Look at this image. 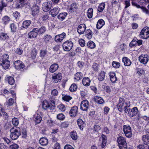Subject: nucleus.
<instances>
[{
  "instance_id": "nucleus-47",
  "label": "nucleus",
  "mask_w": 149,
  "mask_h": 149,
  "mask_svg": "<svg viewBox=\"0 0 149 149\" xmlns=\"http://www.w3.org/2000/svg\"><path fill=\"white\" fill-rule=\"evenodd\" d=\"M14 102V99L10 98L6 102L7 105L8 106H12Z\"/></svg>"
},
{
  "instance_id": "nucleus-20",
  "label": "nucleus",
  "mask_w": 149,
  "mask_h": 149,
  "mask_svg": "<svg viewBox=\"0 0 149 149\" xmlns=\"http://www.w3.org/2000/svg\"><path fill=\"white\" fill-rule=\"evenodd\" d=\"M132 4L133 6H136L138 8H140L146 14H147L148 13V11L145 7L143 6L141 7L140 6L137 4V3L134 2H132Z\"/></svg>"
},
{
  "instance_id": "nucleus-55",
  "label": "nucleus",
  "mask_w": 149,
  "mask_h": 149,
  "mask_svg": "<svg viewBox=\"0 0 149 149\" xmlns=\"http://www.w3.org/2000/svg\"><path fill=\"white\" fill-rule=\"evenodd\" d=\"M0 149H8V147L5 144L1 143H0Z\"/></svg>"
},
{
  "instance_id": "nucleus-40",
  "label": "nucleus",
  "mask_w": 149,
  "mask_h": 149,
  "mask_svg": "<svg viewBox=\"0 0 149 149\" xmlns=\"http://www.w3.org/2000/svg\"><path fill=\"white\" fill-rule=\"evenodd\" d=\"M8 83L11 85H13L15 83V81L13 77L10 76L8 77Z\"/></svg>"
},
{
  "instance_id": "nucleus-29",
  "label": "nucleus",
  "mask_w": 149,
  "mask_h": 149,
  "mask_svg": "<svg viewBox=\"0 0 149 149\" xmlns=\"http://www.w3.org/2000/svg\"><path fill=\"white\" fill-rule=\"evenodd\" d=\"M39 142L42 146H46L48 143V140L46 138L42 137L39 140Z\"/></svg>"
},
{
  "instance_id": "nucleus-4",
  "label": "nucleus",
  "mask_w": 149,
  "mask_h": 149,
  "mask_svg": "<svg viewBox=\"0 0 149 149\" xmlns=\"http://www.w3.org/2000/svg\"><path fill=\"white\" fill-rule=\"evenodd\" d=\"M73 45V43L71 41L67 40L63 44L62 47L65 51L68 52L71 49Z\"/></svg>"
},
{
  "instance_id": "nucleus-18",
  "label": "nucleus",
  "mask_w": 149,
  "mask_h": 149,
  "mask_svg": "<svg viewBox=\"0 0 149 149\" xmlns=\"http://www.w3.org/2000/svg\"><path fill=\"white\" fill-rule=\"evenodd\" d=\"M58 67V64L54 63L50 66L49 69V71L50 72L54 73L57 70Z\"/></svg>"
},
{
  "instance_id": "nucleus-49",
  "label": "nucleus",
  "mask_w": 149,
  "mask_h": 149,
  "mask_svg": "<svg viewBox=\"0 0 149 149\" xmlns=\"http://www.w3.org/2000/svg\"><path fill=\"white\" fill-rule=\"evenodd\" d=\"M69 123L68 122L65 121L63 122L61 124V126L62 128H66L68 126Z\"/></svg>"
},
{
  "instance_id": "nucleus-27",
  "label": "nucleus",
  "mask_w": 149,
  "mask_h": 149,
  "mask_svg": "<svg viewBox=\"0 0 149 149\" xmlns=\"http://www.w3.org/2000/svg\"><path fill=\"white\" fill-rule=\"evenodd\" d=\"M2 63L1 65L2 66L3 68L4 69H8L10 66V61H6L4 62H1Z\"/></svg>"
},
{
  "instance_id": "nucleus-5",
  "label": "nucleus",
  "mask_w": 149,
  "mask_h": 149,
  "mask_svg": "<svg viewBox=\"0 0 149 149\" xmlns=\"http://www.w3.org/2000/svg\"><path fill=\"white\" fill-rule=\"evenodd\" d=\"M129 101L125 102L124 99L122 98H120L118 102L117 105V108L120 112L122 111L123 108L127 105Z\"/></svg>"
},
{
  "instance_id": "nucleus-26",
  "label": "nucleus",
  "mask_w": 149,
  "mask_h": 149,
  "mask_svg": "<svg viewBox=\"0 0 149 149\" xmlns=\"http://www.w3.org/2000/svg\"><path fill=\"white\" fill-rule=\"evenodd\" d=\"M78 8V5L75 3H73L70 5V10L72 13L75 11Z\"/></svg>"
},
{
  "instance_id": "nucleus-33",
  "label": "nucleus",
  "mask_w": 149,
  "mask_h": 149,
  "mask_svg": "<svg viewBox=\"0 0 149 149\" xmlns=\"http://www.w3.org/2000/svg\"><path fill=\"white\" fill-rule=\"evenodd\" d=\"M77 124L79 126L80 129L81 130H83V126L84 123L82 119L79 118V119L77 121Z\"/></svg>"
},
{
  "instance_id": "nucleus-31",
  "label": "nucleus",
  "mask_w": 149,
  "mask_h": 149,
  "mask_svg": "<svg viewBox=\"0 0 149 149\" xmlns=\"http://www.w3.org/2000/svg\"><path fill=\"white\" fill-rule=\"evenodd\" d=\"M67 15V13L65 12L60 13L58 16V18L59 19L62 21L65 19Z\"/></svg>"
},
{
  "instance_id": "nucleus-21",
  "label": "nucleus",
  "mask_w": 149,
  "mask_h": 149,
  "mask_svg": "<svg viewBox=\"0 0 149 149\" xmlns=\"http://www.w3.org/2000/svg\"><path fill=\"white\" fill-rule=\"evenodd\" d=\"M83 77V74L81 72H77L74 75V79L75 82H77L82 79Z\"/></svg>"
},
{
  "instance_id": "nucleus-54",
  "label": "nucleus",
  "mask_w": 149,
  "mask_h": 149,
  "mask_svg": "<svg viewBox=\"0 0 149 149\" xmlns=\"http://www.w3.org/2000/svg\"><path fill=\"white\" fill-rule=\"evenodd\" d=\"M58 91L56 89H54L52 90L51 91V94L53 96H56L58 94Z\"/></svg>"
},
{
  "instance_id": "nucleus-32",
  "label": "nucleus",
  "mask_w": 149,
  "mask_h": 149,
  "mask_svg": "<svg viewBox=\"0 0 149 149\" xmlns=\"http://www.w3.org/2000/svg\"><path fill=\"white\" fill-rule=\"evenodd\" d=\"M37 32L34 30V29L29 33V37H36L38 33Z\"/></svg>"
},
{
  "instance_id": "nucleus-3",
  "label": "nucleus",
  "mask_w": 149,
  "mask_h": 149,
  "mask_svg": "<svg viewBox=\"0 0 149 149\" xmlns=\"http://www.w3.org/2000/svg\"><path fill=\"white\" fill-rule=\"evenodd\" d=\"M42 108L44 109H48L50 110L54 109L55 107V102L53 100H52L51 103H49L47 101L44 102L42 105Z\"/></svg>"
},
{
  "instance_id": "nucleus-62",
  "label": "nucleus",
  "mask_w": 149,
  "mask_h": 149,
  "mask_svg": "<svg viewBox=\"0 0 149 149\" xmlns=\"http://www.w3.org/2000/svg\"><path fill=\"white\" fill-rule=\"evenodd\" d=\"M137 73L139 75H142L144 73V71L141 68H138L137 70Z\"/></svg>"
},
{
  "instance_id": "nucleus-2",
  "label": "nucleus",
  "mask_w": 149,
  "mask_h": 149,
  "mask_svg": "<svg viewBox=\"0 0 149 149\" xmlns=\"http://www.w3.org/2000/svg\"><path fill=\"white\" fill-rule=\"evenodd\" d=\"M117 141L120 149H127V143L125 138L121 136L118 137Z\"/></svg>"
},
{
  "instance_id": "nucleus-52",
  "label": "nucleus",
  "mask_w": 149,
  "mask_h": 149,
  "mask_svg": "<svg viewBox=\"0 0 149 149\" xmlns=\"http://www.w3.org/2000/svg\"><path fill=\"white\" fill-rule=\"evenodd\" d=\"M19 148V146L16 143L11 145L10 147V149H18Z\"/></svg>"
},
{
  "instance_id": "nucleus-57",
  "label": "nucleus",
  "mask_w": 149,
  "mask_h": 149,
  "mask_svg": "<svg viewBox=\"0 0 149 149\" xmlns=\"http://www.w3.org/2000/svg\"><path fill=\"white\" fill-rule=\"evenodd\" d=\"M10 28L11 29V31L13 32H15L16 31L17 27L15 25L13 24H12L10 25Z\"/></svg>"
},
{
  "instance_id": "nucleus-43",
  "label": "nucleus",
  "mask_w": 149,
  "mask_h": 149,
  "mask_svg": "<svg viewBox=\"0 0 149 149\" xmlns=\"http://www.w3.org/2000/svg\"><path fill=\"white\" fill-rule=\"evenodd\" d=\"M57 118L59 120H63L65 119V116L63 113H60L57 115Z\"/></svg>"
},
{
  "instance_id": "nucleus-10",
  "label": "nucleus",
  "mask_w": 149,
  "mask_h": 149,
  "mask_svg": "<svg viewBox=\"0 0 149 149\" xmlns=\"http://www.w3.org/2000/svg\"><path fill=\"white\" fill-rule=\"evenodd\" d=\"M89 102L87 100H83L81 103L80 109L84 111H86L88 108Z\"/></svg>"
},
{
  "instance_id": "nucleus-35",
  "label": "nucleus",
  "mask_w": 149,
  "mask_h": 149,
  "mask_svg": "<svg viewBox=\"0 0 149 149\" xmlns=\"http://www.w3.org/2000/svg\"><path fill=\"white\" fill-rule=\"evenodd\" d=\"M77 88V85L75 83H73L70 86L69 89L71 92H73L76 90Z\"/></svg>"
},
{
  "instance_id": "nucleus-59",
  "label": "nucleus",
  "mask_w": 149,
  "mask_h": 149,
  "mask_svg": "<svg viewBox=\"0 0 149 149\" xmlns=\"http://www.w3.org/2000/svg\"><path fill=\"white\" fill-rule=\"evenodd\" d=\"M98 65L96 63H94L92 65V68L95 71H97L98 68Z\"/></svg>"
},
{
  "instance_id": "nucleus-42",
  "label": "nucleus",
  "mask_w": 149,
  "mask_h": 149,
  "mask_svg": "<svg viewBox=\"0 0 149 149\" xmlns=\"http://www.w3.org/2000/svg\"><path fill=\"white\" fill-rule=\"evenodd\" d=\"M70 136L72 139L74 140L77 139V135L76 132L72 131L70 133Z\"/></svg>"
},
{
  "instance_id": "nucleus-16",
  "label": "nucleus",
  "mask_w": 149,
  "mask_h": 149,
  "mask_svg": "<svg viewBox=\"0 0 149 149\" xmlns=\"http://www.w3.org/2000/svg\"><path fill=\"white\" fill-rule=\"evenodd\" d=\"M60 9L58 7H56L52 9L49 11V13L53 17L56 16L60 11Z\"/></svg>"
},
{
  "instance_id": "nucleus-64",
  "label": "nucleus",
  "mask_w": 149,
  "mask_h": 149,
  "mask_svg": "<svg viewBox=\"0 0 149 149\" xmlns=\"http://www.w3.org/2000/svg\"><path fill=\"white\" fill-rule=\"evenodd\" d=\"M64 149H74L73 147L69 145H66L64 147Z\"/></svg>"
},
{
  "instance_id": "nucleus-63",
  "label": "nucleus",
  "mask_w": 149,
  "mask_h": 149,
  "mask_svg": "<svg viewBox=\"0 0 149 149\" xmlns=\"http://www.w3.org/2000/svg\"><path fill=\"white\" fill-rule=\"evenodd\" d=\"M103 148H104L106 144L107 143V138L105 136L103 135Z\"/></svg>"
},
{
  "instance_id": "nucleus-39",
  "label": "nucleus",
  "mask_w": 149,
  "mask_h": 149,
  "mask_svg": "<svg viewBox=\"0 0 149 149\" xmlns=\"http://www.w3.org/2000/svg\"><path fill=\"white\" fill-rule=\"evenodd\" d=\"M12 123L13 125L15 126V127H16L19 123L18 119L16 118H13L12 119Z\"/></svg>"
},
{
  "instance_id": "nucleus-6",
  "label": "nucleus",
  "mask_w": 149,
  "mask_h": 149,
  "mask_svg": "<svg viewBox=\"0 0 149 149\" xmlns=\"http://www.w3.org/2000/svg\"><path fill=\"white\" fill-rule=\"evenodd\" d=\"M123 130L125 136L129 138L131 137L132 136V132L131 129L129 125H124L123 126Z\"/></svg>"
},
{
  "instance_id": "nucleus-48",
  "label": "nucleus",
  "mask_w": 149,
  "mask_h": 149,
  "mask_svg": "<svg viewBox=\"0 0 149 149\" xmlns=\"http://www.w3.org/2000/svg\"><path fill=\"white\" fill-rule=\"evenodd\" d=\"M2 58L1 59V62H3V61H4L5 62L6 61H9L8 60V59L9 58V56L8 54H5L2 56Z\"/></svg>"
},
{
  "instance_id": "nucleus-23",
  "label": "nucleus",
  "mask_w": 149,
  "mask_h": 149,
  "mask_svg": "<svg viewBox=\"0 0 149 149\" xmlns=\"http://www.w3.org/2000/svg\"><path fill=\"white\" fill-rule=\"evenodd\" d=\"M82 82L84 86H88L90 85L91 80L88 77H85L83 78Z\"/></svg>"
},
{
  "instance_id": "nucleus-38",
  "label": "nucleus",
  "mask_w": 149,
  "mask_h": 149,
  "mask_svg": "<svg viewBox=\"0 0 149 149\" xmlns=\"http://www.w3.org/2000/svg\"><path fill=\"white\" fill-rule=\"evenodd\" d=\"M72 99V97H71L67 95H64L62 97V99L63 100L67 102H69Z\"/></svg>"
},
{
  "instance_id": "nucleus-12",
  "label": "nucleus",
  "mask_w": 149,
  "mask_h": 149,
  "mask_svg": "<svg viewBox=\"0 0 149 149\" xmlns=\"http://www.w3.org/2000/svg\"><path fill=\"white\" fill-rule=\"evenodd\" d=\"M146 134L143 135L142 137V140L143 143L147 145L149 141V129L146 130Z\"/></svg>"
},
{
  "instance_id": "nucleus-28",
  "label": "nucleus",
  "mask_w": 149,
  "mask_h": 149,
  "mask_svg": "<svg viewBox=\"0 0 149 149\" xmlns=\"http://www.w3.org/2000/svg\"><path fill=\"white\" fill-rule=\"evenodd\" d=\"M110 80L113 83H115L117 80L116 77L115 73L114 72H110L109 73Z\"/></svg>"
},
{
  "instance_id": "nucleus-45",
  "label": "nucleus",
  "mask_w": 149,
  "mask_h": 149,
  "mask_svg": "<svg viewBox=\"0 0 149 149\" xmlns=\"http://www.w3.org/2000/svg\"><path fill=\"white\" fill-rule=\"evenodd\" d=\"M112 64L113 66L116 68H118L120 67V63L118 62L113 61Z\"/></svg>"
},
{
  "instance_id": "nucleus-19",
  "label": "nucleus",
  "mask_w": 149,
  "mask_h": 149,
  "mask_svg": "<svg viewBox=\"0 0 149 149\" xmlns=\"http://www.w3.org/2000/svg\"><path fill=\"white\" fill-rule=\"evenodd\" d=\"M146 35L147 36L146 37H149V28L146 26L143 28L141 30L140 35Z\"/></svg>"
},
{
  "instance_id": "nucleus-36",
  "label": "nucleus",
  "mask_w": 149,
  "mask_h": 149,
  "mask_svg": "<svg viewBox=\"0 0 149 149\" xmlns=\"http://www.w3.org/2000/svg\"><path fill=\"white\" fill-rule=\"evenodd\" d=\"M88 47L91 49L94 48L95 47V43L92 41H89L87 44Z\"/></svg>"
},
{
  "instance_id": "nucleus-11",
  "label": "nucleus",
  "mask_w": 149,
  "mask_h": 149,
  "mask_svg": "<svg viewBox=\"0 0 149 149\" xmlns=\"http://www.w3.org/2000/svg\"><path fill=\"white\" fill-rule=\"evenodd\" d=\"M78 107L76 106L72 107L69 112L70 116L71 117H74L76 116L78 111Z\"/></svg>"
},
{
  "instance_id": "nucleus-8",
  "label": "nucleus",
  "mask_w": 149,
  "mask_h": 149,
  "mask_svg": "<svg viewBox=\"0 0 149 149\" xmlns=\"http://www.w3.org/2000/svg\"><path fill=\"white\" fill-rule=\"evenodd\" d=\"M140 62L144 64H146L148 61V56L147 54H143L140 55L139 57Z\"/></svg>"
},
{
  "instance_id": "nucleus-53",
  "label": "nucleus",
  "mask_w": 149,
  "mask_h": 149,
  "mask_svg": "<svg viewBox=\"0 0 149 149\" xmlns=\"http://www.w3.org/2000/svg\"><path fill=\"white\" fill-rule=\"evenodd\" d=\"M79 43L81 47L85 46V43L84 40L83 39H80L79 40Z\"/></svg>"
},
{
  "instance_id": "nucleus-15",
  "label": "nucleus",
  "mask_w": 149,
  "mask_h": 149,
  "mask_svg": "<svg viewBox=\"0 0 149 149\" xmlns=\"http://www.w3.org/2000/svg\"><path fill=\"white\" fill-rule=\"evenodd\" d=\"M32 14L33 16H35L39 12V7L38 6L35 5L33 6L31 9Z\"/></svg>"
},
{
  "instance_id": "nucleus-60",
  "label": "nucleus",
  "mask_w": 149,
  "mask_h": 149,
  "mask_svg": "<svg viewBox=\"0 0 149 149\" xmlns=\"http://www.w3.org/2000/svg\"><path fill=\"white\" fill-rule=\"evenodd\" d=\"M104 91L107 93H109L111 92V89L109 86H104Z\"/></svg>"
},
{
  "instance_id": "nucleus-61",
  "label": "nucleus",
  "mask_w": 149,
  "mask_h": 149,
  "mask_svg": "<svg viewBox=\"0 0 149 149\" xmlns=\"http://www.w3.org/2000/svg\"><path fill=\"white\" fill-rule=\"evenodd\" d=\"M59 109L62 111H65V106L62 104H60L59 105Z\"/></svg>"
},
{
  "instance_id": "nucleus-9",
  "label": "nucleus",
  "mask_w": 149,
  "mask_h": 149,
  "mask_svg": "<svg viewBox=\"0 0 149 149\" xmlns=\"http://www.w3.org/2000/svg\"><path fill=\"white\" fill-rule=\"evenodd\" d=\"M52 6V3L50 1L46 2L42 4V9L43 11L47 12L50 10Z\"/></svg>"
},
{
  "instance_id": "nucleus-46",
  "label": "nucleus",
  "mask_w": 149,
  "mask_h": 149,
  "mask_svg": "<svg viewBox=\"0 0 149 149\" xmlns=\"http://www.w3.org/2000/svg\"><path fill=\"white\" fill-rule=\"evenodd\" d=\"M137 45V40L134 39L129 44L130 47H131L135 46H136Z\"/></svg>"
},
{
  "instance_id": "nucleus-34",
  "label": "nucleus",
  "mask_w": 149,
  "mask_h": 149,
  "mask_svg": "<svg viewBox=\"0 0 149 149\" xmlns=\"http://www.w3.org/2000/svg\"><path fill=\"white\" fill-rule=\"evenodd\" d=\"M94 101L98 104H101L102 103V98L98 96H95L94 98Z\"/></svg>"
},
{
  "instance_id": "nucleus-50",
  "label": "nucleus",
  "mask_w": 149,
  "mask_h": 149,
  "mask_svg": "<svg viewBox=\"0 0 149 149\" xmlns=\"http://www.w3.org/2000/svg\"><path fill=\"white\" fill-rule=\"evenodd\" d=\"M147 144L146 146L144 147L143 145H140L137 146V148L139 149H149V146Z\"/></svg>"
},
{
  "instance_id": "nucleus-17",
  "label": "nucleus",
  "mask_w": 149,
  "mask_h": 149,
  "mask_svg": "<svg viewBox=\"0 0 149 149\" xmlns=\"http://www.w3.org/2000/svg\"><path fill=\"white\" fill-rule=\"evenodd\" d=\"M33 119L34 121L36 123V124H39L40 123L42 119L40 115L37 113H36L34 115Z\"/></svg>"
},
{
  "instance_id": "nucleus-56",
  "label": "nucleus",
  "mask_w": 149,
  "mask_h": 149,
  "mask_svg": "<svg viewBox=\"0 0 149 149\" xmlns=\"http://www.w3.org/2000/svg\"><path fill=\"white\" fill-rule=\"evenodd\" d=\"M22 61L19 60H17L14 62V65L16 69H17V68L18 67L19 65L20 64V63Z\"/></svg>"
},
{
  "instance_id": "nucleus-30",
  "label": "nucleus",
  "mask_w": 149,
  "mask_h": 149,
  "mask_svg": "<svg viewBox=\"0 0 149 149\" xmlns=\"http://www.w3.org/2000/svg\"><path fill=\"white\" fill-rule=\"evenodd\" d=\"M34 30L37 31L38 33L40 34H42L44 33L46 30V29L45 26L41 27L39 29L37 28H34Z\"/></svg>"
},
{
  "instance_id": "nucleus-1",
  "label": "nucleus",
  "mask_w": 149,
  "mask_h": 149,
  "mask_svg": "<svg viewBox=\"0 0 149 149\" xmlns=\"http://www.w3.org/2000/svg\"><path fill=\"white\" fill-rule=\"evenodd\" d=\"M10 137L13 140L17 139L21 135L20 128L17 127H14L10 130Z\"/></svg>"
},
{
  "instance_id": "nucleus-51",
  "label": "nucleus",
  "mask_w": 149,
  "mask_h": 149,
  "mask_svg": "<svg viewBox=\"0 0 149 149\" xmlns=\"http://www.w3.org/2000/svg\"><path fill=\"white\" fill-rule=\"evenodd\" d=\"M130 102L128 103L126 105H125V107L123 108L124 109V111H125V113H127V111L129 110V109L128 108L130 107Z\"/></svg>"
},
{
  "instance_id": "nucleus-22",
  "label": "nucleus",
  "mask_w": 149,
  "mask_h": 149,
  "mask_svg": "<svg viewBox=\"0 0 149 149\" xmlns=\"http://www.w3.org/2000/svg\"><path fill=\"white\" fill-rule=\"evenodd\" d=\"M25 0H17L15 4V7L16 8H19L22 7L26 3Z\"/></svg>"
},
{
  "instance_id": "nucleus-44",
  "label": "nucleus",
  "mask_w": 149,
  "mask_h": 149,
  "mask_svg": "<svg viewBox=\"0 0 149 149\" xmlns=\"http://www.w3.org/2000/svg\"><path fill=\"white\" fill-rule=\"evenodd\" d=\"M3 20L4 23L6 24L10 21V18L9 17L7 16H5L3 18Z\"/></svg>"
},
{
  "instance_id": "nucleus-58",
  "label": "nucleus",
  "mask_w": 149,
  "mask_h": 149,
  "mask_svg": "<svg viewBox=\"0 0 149 149\" xmlns=\"http://www.w3.org/2000/svg\"><path fill=\"white\" fill-rule=\"evenodd\" d=\"M2 113L3 116L4 117L5 119L6 120H7L9 117L7 113L4 111L3 109V111H2Z\"/></svg>"
},
{
  "instance_id": "nucleus-13",
  "label": "nucleus",
  "mask_w": 149,
  "mask_h": 149,
  "mask_svg": "<svg viewBox=\"0 0 149 149\" xmlns=\"http://www.w3.org/2000/svg\"><path fill=\"white\" fill-rule=\"evenodd\" d=\"M138 112V111L137 107H135L132 109H129L128 115L130 117H132L135 116L137 114Z\"/></svg>"
},
{
  "instance_id": "nucleus-25",
  "label": "nucleus",
  "mask_w": 149,
  "mask_h": 149,
  "mask_svg": "<svg viewBox=\"0 0 149 149\" xmlns=\"http://www.w3.org/2000/svg\"><path fill=\"white\" fill-rule=\"evenodd\" d=\"M123 62L124 63L125 66H130L131 64V62L130 59L126 57H124L123 58Z\"/></svg>"
},
{
  "instance_id": "nucleus-7",
  "label": "nucleus",
  "mask_w": 149,
  "mask_h": 149,
  "mask_svg": "<svg viewBox=\"0 0 149 149\" xmlns=\"http://www.w3.org/2000/svg\"><path fill=\"white\" fill-rule=\"evenodd\" d=\"M62 76L61 73H58L57 74L54 73L52 77V79L55 83H57L60 82L61 80Z\"/></svg>"
},
{
  "instance_id": "nucleus-14",
  "label": "nucleus",
  "mask_w": 149,
  "mask_h": 149,
  "mask_svg": "<svg viewBox=\"0 0 149 149\" xmlns=\"http://www.w3.org/2000/svg\"><path fill=\"white\" fill-rule=\"evenodd\" d=\"M86 27L85 24H84L79 25L77 29L78 32L80 34H83L86 29Z\"/></svg>"
},
{
  "instance_id": "nucleus-37",
  "label": "nucleus",
  "mask_w": 149,
  "mask_h": 149,
  "mask_svg": "<svg viewBox=\"0 0 149 149\" xmlns=\"http://www.w3.org/2000/svg\"><path fill=\"white\" fill-rule=\"evenodd\" d=\"M93 10L92 8H89L87 12V15L89 18H91L93 16Z\"/></svg>"
},
{
  "instance_id": "nucleus-41",
  "label": "nucleus",
  "mask_w": 149,
  "mask_h": 149,
  "mask_svg": "<svg viewBox=\"0 0 149 149\" xmlns=\"http://www.w3.org/2000/svg\"><path fill=\"white\" fill-rule=\"evenodd\" d=\"M102 19H100L98 21L96 25L97 29H100L102 27Z\"/></svg>"
},
{
  "instance_id": "nucleus-24",
  "label": "nucleus",
  "mask_w": 149,
  "mask_h": 149,
  "mask_svg": "<svg viewBox=\"0 0 149 149\" xmlns=\"http://www.w3.org/2000/svg\"><path fill=\"white\" fill-rule=\"evenodd\" d=\"M31 21L30 20H26L23 21L22 27L26 29L30 25Z\"/></svg>"
}]
</instances>
